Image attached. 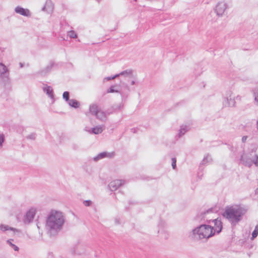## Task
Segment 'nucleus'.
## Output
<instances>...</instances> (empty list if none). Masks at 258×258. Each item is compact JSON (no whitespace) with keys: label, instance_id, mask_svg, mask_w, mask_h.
Segmentation results:
<instances>
[{"label":"nucleus","instance_id":"2eb2a0df","mask_svg":"<svg viewBox=\"0 0 258 258\" xmlns=\"http://www.w3.org/2000/svg\"><path fill=\"white\" fill-rule=\"evenodd\" d=\"M226 98L229 106H234L235 104V97L232 95L231 91L227 93Z\"/></svg>","mask_w":258,"mask_h":258},{"label":"nucleus","instance_id":"cd10ccee","mask_svg":"<svg viewBox=\"0 0 258 258\" xmlns=\"http://www.w3.org/2000/svg\"><path fill=\"white\" fill-rule=\"evenodd\" d=\"M257 235H258V225H256L255 227V228L252 233V236L251 237V239L252 240L254 239L255 238H256L257 236Z\"/></svg>","mask_w":258,"mask_h":258},{"label":"nucleus","instance_id":"9b49d317","mask_svg":"<svg viewBox=\"0 0 258 258\" xmlns=\"http://www.w3.org/2000/svg\"><path fill=\"white\" fill-rule=\"evenodd\" d=\"M124 180L116 179L109 183L108 187L111 191L116 190L119 186L124 183Z\"/></svg>","mask_w":258,"mask_h":258},{"label":"nucleus","instance_id":"37998d69","mask_svg":"<svg viewBox=\"0 0 258 258\" xmlns=\"http://www.w3.org/2000/svg\"><path fill=\"white\" fill-rule=\"evenodd\" d=\"M135 81H132L131 82V85H135Z\"/></svg>","mask_w":258,"mask_h":258},{"label":"nucleus","instance_id":"f03ea898","mask_svg":"<svg viewBox=\"0 0 258 258\" xmlns=\"http://www.w3.org/2000/svg\"><path fill=\"white\" fill-rule=\"evenodd\" d=\"M248 210L246 206L234 205L227 206L223 216L227 219L233 226H235L240 222Z\"/></svg>","mask_w":258,"mask_h":258},{"label":"nucleus","instance_id":"49530a36","mask_svg":"<svg viewBox=\"0 0 258 258\" xmlns=\"http://www.w3.org/2000/svg\"><path fill=\"white\" fill-rule=\"evenodd\" d=\"M115 222L117 223V224H119V221L117 220H115Z\"/></svg>","mask_w":258,"mask_h":258},{"label":"nucleus","instance_id":"8fccbe9b","mask_svg":"<svg viewBox=\"0 0 258 258\" xmlns=\"http://www.w3.org/2000/svg\"><path fill=\"white\" fill-rule=\"evenodd\" d=\"M96 1H98V2H99L100 0H96Z\"/></svg>","mask_w":258,"mask_h":258},{"label":"nucleus","instance_id":"f3484780","mask_svg":"<svg viewBox=\"0 0 258 258\" xmlns=\"http://www.w3.org/2000/svg\"><path fill=\"white\" fill-rule=\"evenodd\" d=\"M105 128L104 125L96 126L91 129L90 134L98 135L101 134Z\"/></svg>","mask_w":258,"mask_h":258},{"label":"nucleus","instance_id":"4468645a","mask_svg":"<svg viewBox=\"0 0 258 258\" xmlns=\"http://www.w3.org/2000/svg\"><path fill=\"white\" fill-rule=\"evenodd\" d=\"M15 12L24 16L30 17L31 16L30 12L28 9H24L19 6L15 8Z\"/></svg>","mask_w":258,"mask_h":258},{"label":"nucleus","instance_id":"9d476101","mask_svg":"<svg viewBox=\"0 0 258 258\" xmlns=\"http://www.w3.org/2000/svg\"><path fill=\"white\" fill-rule=\"evenodd\" d=\"M114 152H103L98 154L96 156L94 157L93 158V160L95 162H97L99 160L104 158H112L114 157Z\"/></svg>","mask_w":258,"mask_h":258},{"label":"nucleus","instance_id":"c85d7f7f","mask_svg":"<svg viewBox=\"0 0 258 258\" xmlns=\"http://www.w3.org/2000/svg\"><path fill=\"white\" fill-rule=\"evenodd\" d=\"M212 161V158L207 155L206 157H204L203 160L202 161V164H205L207 163L210 162Z\"/></svg>","mask_w":258,"mask_h":258},{"label":"nucleus","instance_id":"4be33fe9","mask_svg":"<svg viewBox=\"0 0 258 258\" xmlns=\"http://www.w3.org/2000/svg\"><path fill=\"white\" fill-rule=\"evenodd\" d=\"M43 91L44 92H45L49 97H50L51 99L54 98V94H53V91L52 89L50 86H47L45 88H43Z\"/></svg>","mask_w":258,"mask_h":258},{"label":"nucleus","instance_id":"7ed1b4c3","mask_svg":"<svg viewBox=\"0 0 258 258\" xmlns=\"http://www.w3.org/2000/svg\"><path fill=\"white\" fill-rule=\"evenodd\" d=\"M213 232L209 224H202L192 230L190 237L195 240H207L214 236Z\"/></svg>","mask_w":258,"mask_h":258},{"label":"nucleus","instance_id":"0eeeda50","mask_svg":"<svg viewBox=\"0 0 258 258\" xmlns=\"http://www.w3.org/2000/svg\"><path fill=\"white\" fill-rule=\"evenodd\" d=\"M209 225L212 228V231L214 232V235L216 233L219 234L222 231L223 228L222 222H221V219L217 218L212 220L211 224Z\"/></svg>","mask_w":258,"mask_h":258},{"label":"nucleus","instance_id":"ea45409f","mask_svg":"<svg viewBox=\"0 0 258 258\" xmlns=\"http://www.w3.org/2000/svg\"><path fill=\"white\" fill-rule=\"evenodd\" d=\"M255 165L256 166H258V156H257V158L256 160V162H255Z\"/></svg>","mask_w":258,"mask_h":258},{"label":"nucleus","instance_id":"bb28decb","mask_svg":"<svg viewBox=\"0 0 258 258\" xmlns=\"http://www.w3.org/2000/svg\"><path fill=\"white\" fill-rule=\"evenodd\" d=\"M165 225V223L164 221H161L159 224V229L158 230V233H159L160 232H164V231L163 230V227H164Z\"/></svg>","mask_w":258,"mask_h":258},{"label":"nucleus","instance_id":"20e7f679","mask_svg":"<svg viewBox=\"0 0 258 258\" xmlns=\"http://www.w3.org/2000/svg\"><path fill=\"white\" fill-rule=\"evenodd\" d=\"M257 158V155L255 151H251L248 153H243L240 157V163L245 166L250 167Z\"/></svg>","mask_w":258,"mask_h":258},{"label":"nucleus","instance_id":"2f4dec72","mask_svg":"<svg viewBox=\"0 0 258 258\" xmlns=\"http://www.w3.org/2000/svg\"><path fill=\"white\" fill-rule=\"evenodd\" d=\"M119 76V75L116 74L115 75L112 76V77H105L103 79V82H105V81H110L111 80L114 79L118 77Z\"/></svg>","mask_w":258,"mask_h":258},{"label":"nucleus","instance_id":"39448f33","mask_svg":"<svg viewBox=\"0 0 258 258\" xmlns=\"http://www.w3.org/2000/svg\"><path fill=\"white\" fill-rule=\"evenodd\" d=\"M214 214L213 209L210 208L206 211H201L197 215L196 218L198 220L207 222V224H211L213 220L212 218H213L212 216Z\"/></svg>","mask_w":258,"mask_h":258},{"label":"nucleus","instance_id":"a18cd8bd","mask_svg":"<svg viewBox=\"0 0 258 258\" xmlns=\"http://www.w3.org/2000/svg\"><path fill=\"white\" fill-rule=\"evenodd\" d=\"M256 128L258 130V120L256 122Z\"/></svg>","mask_w":258,"mask_h":258},{"label":"nucleus","instance_id":"1a4fd4ad","mask_svg":"<svg viewBox=\"0 0 258 258\" xmlns=\"http://www.w3.org/2000/svg\"><path fill=\"white\" fill-rule=\"evenodd\" d=\"M227 8V4L224 2H221L217 4L215 11L218 16H222Z\"/></svg>","mask_w":258,"mask_h":258},{"label":"nucleus","instance_id":"c9c22d12","mask_svg":"<svg viewBox=\"0 0 258 258\" xmlns=\"http://www.w3.org/2000/svg\"><path fill=\"white\" fill-rule=\"evenodd\" d=\"M84 205L86 207H89L92 204V201L90 200H86L83 202Z\"/></svg>","mask_w":258,"mask_h":258},{"label":"nucleus","instance_id":"a878e982","mask_svg":"<svg viewBox=\"0 0 258 258\" xmlns=\"http://www.w3.org/2000/svg\"><path fill=\"white\" fill-rule=\"evenodd\" d=\"M14 240L12 239H9L7 241V243L13 248L15 251H18L19 249V247L12 243Z\"/></svg>","mask_w":258,"mask_h":258},{"label":"nucleus","instance_id":"de8ad7c7","mask_svg":"<svg viewBox=\"0 0 258 258\" xmlns=\"http://www.w3.org/2000/svg\"><path fill=\"white\" fill-rule=\"evenodd\" d=\"M45 9V7H44L42 8V11H44Z\"/></svg>","mask_w":258,"mask_h":258},{"label":"nucleus","instance_id":"58836bf2","mask_svg":"<svg viewBox=\"0 0 258 258\" xmlns=\"http://www.w3.org/2000/svg\"><path fill=\"white\" fill-rule=\"evenodd\" d=\"M84 131H86V132H88L90 134V132H91V129L89 130V128L88 127H85L84 128Z\"/></svg>","mask_w":258,"mask_h":258},{"label":"nucleus","instance_id":"79ce46f5","mask_svg":"<svg viewBox=\"0 0 258 258\" xmlns=\"http://www.w3.org/2000/svg\"><path fill=\"white\" fill-rule=\"evenodd\" d=\"M236 99H237V100H240L241 97H240V96H238H238H236Z\"/></svg>","mask_w":258,"mask_h":258},{"label":"nucleus","instance_id":"393cba45","mask_svg":"<svg viewBox=\"0 0 258 258\" xmlns=\"http://www.w3.org/2000/svg\"><path fill=\"white\" fill-rule=\"evenodd\" d=\"M252 92L254 98V103L258 105V88L253 89Z\"/></svg>","mask_w":258,"mask_h":258},{"label":"nucleus","instance_id":"412c9836","mask_svg":"<svg viewBox=\"0 0 258 258\" xmlns=\"http://www.w3.org/2000/svg\"><path fill=\"white\" fill-rule=\"evenodd\" d=\"M96 117L102 121H105L106 119V115L104 112L101 111L100 109L98 110L95 115Z\"/></svg>","mask_w":258,"mask_h":258},{"label":"nucleus","instance_id":"423d86ee","mask_svg":"<svg viewBox=\"0 0 258 258\" xmlns=\"http://www.w3.org/2000/svg\"><path fill=\"white\" fill-rule=\"evenodd\" d=\"M119 86L118 85H112L107 89L106 92L107 93H118L120 94L122 99L126 98L130 91V87L127 84H125L124 86L125 91H124L119 89Z\"/></svg>","mask_w":258,"mask_h":258},{"label":"nucleus","instance_id":"7c9ffc66","mask_svg":"<svg viewBox=\"0 0 258 258\" xmlns=\"http://www.w3.org/2000/svg\"><path fill=\"white\" fill-rule=\"evenodd\" d=\"M62 97L67 102H68L70 100L69 99L70 93L68 91L64 92L62 95Z\"/></svg>","mask_w":258,"mask_h":258},{"label":"nucleus","instance_id":"dca6fc26","mask_svg":"<svg viewBox=\"0 0 258 258\" xmlns=\"http://www.w3.org/2000/svg\"><path fill=\"white\" fill-rule=\"evenodd\" d=\"M72 253L74 255H81L84 253V249L81 245H77L72 249Z\"/></svg>","mask_w":258,"mask_h":258},{"label":"nucleus","instance_id":"72a5a7b5","mask_svg":"<svg viewBox=\"0 0 258 258\" xmlns=\"http://www.w3.org/2000/svg\"><path fill=\"white\" fill-rule=\"evenodd\" d=\"M27 139L34 140L36 139V134L35 133H31L27 136Z\"/></svg>","mask_w":258,"mask_h":258},{"label":"nucleus","instance_id":"3c124183","mask_svg":"<svg viewBox=\"0 0 258 258\" xmlns=\"http://www.w3.org/2000/svg\"><path fill=\"white\" fill-rule=\"evenodd\" d=\"M134 1H137V0H134Z\"/></svg>","mask_w":258,"mask_h":258},{"label":"nucleus","instance_id":"aec40b11","mask_svg":"<svg viewBox=\"0 0 258 258\" xmlns=\"http://www.w3.org/2000/svg\"><path fill=\"white\" fill-rule=\"evenodd\" d=\"M189 130V126L186 125H182L179 130L178 136L179 138L184 135Z\"/></svg>","mask_w":258,"mask_h":258},{"label":"nucleus","instance_id":"5701e85b","mask_svg":"<svg viewBox=\"0 0 258 258\" xmlns=\"http://www.w3.org/2000/svg\"><path fill=\"white\" fill-rule=\"evenodd\" d=\"M99 109L100 108L96 104H92L90 106V112L93 115H95Z\"/></svg>","mask_w":258,"mask_h":258},{"label":"nucleus","instance_id":"c03bdc74","mask_svg":"<svg viewBox=\"0 0 258 258\" xmlns=\"http://www.w3.org/2000/svg\"><path fill=\"white\" fill-rule=\"evenodd\" d=\"M255 192L256 194H258V188H256L255 190Z\"/></svg>","mask_w":258,"mask_h":258},{"label":"nucleus","instance_id":"a211bd4d","mask_svg":"<svg viewBox=\"0 0 258 258\" xmlns=\"http://www.w3.org/2000/svg\"><path fill=\"white\" fill-rule=\"evenodd\" d=\"M133 70L132 69H127L124 70L123 71L121 72L120 73L117 75H119L120 76H123L124 77H128L131 78L133 75Z\"/></svg>","mask_w":258,"mask_h":258},{"label":"nucleus","instance_id":"c756f323","mask_svg":"<svg viewBox=\"0 0 258 258\" xmlns=\"http://www.w3.org/2000/svg\"><path fill=\"white\" fill-rule=\"evenodd\" d=\"M68 35L72 38H76L77 37V34L76 33L73 31L71 30L68 32Z\"/></svg>","mask_w":258,"mask_h":258},{"label":"nucleus","instance_id":"4c0bfd02","mask_svg":"<svg viewBox=\"0 0 258 258\" xmlns=\"http://www.w3.org/2000/svg\"><path fill=\"white\" fill-rule=\"evenodd\" d=\"M247 138H248L247 136H246L242 137V142L243 143H245L246 142Z\"/></svg>","mask_w":258,"mask_h":258},{"label":"nucleus","instance_id":"a19ab883","mask_svg":"<svg viewBox=\"0 0 258 258\" xmlns=\"http://www.w3.org/2000/svg\"><path fill=\"white\" fill-rule=\"evenodd\" d=\"M19 64H20V68H23V66H24L23 63H22V62H20V63H19Z\"/></svg>","mask_w":258,"mask_h":258},{"label":"nucleus","instance_id":"f704fd0d","mask_svg":"<svg viewBox=\"0 0 258 258\" xmlns=\"http://www.w3.org/2000/svg\"><path fill=\"white\" fill-rule=\"evenodd\" d=\"M171 160H172L171 165H172V168L173 169H175L176 168V159L175 158H172Z\"/></svg>","mask_w":258,"mask_h":258},{"label":"nucleus","instance_id":"6ab92c4d","mask_svg":"<svg viewBox=\"0 0 258 258\" xmlns=\"http://www.w3.org/2000/svg\"><path fill=\"white\" fill-rule=\"evenodd\" d=\"M0 230L3 232L6 231L7 230H11L13 232H18L19 230L16 228L13 227H10L7 225L1 224L0 225Z\"/></svg>","mask_w":258,"mask_h":258},{"label":"nucleus","instance_id":"f257e3e1","mask_svg":"<svg viewBox=\"0 0 258 258\" xmlns=\"http://www.w3.org/2000/svg\"><path fill=\"white\" fill-rule=\"evenodd\" d=\"M65 222V217L60 211L51 210L46 220L45 227L50 236L56 235L61 229Z\"/></svg>","mask_w":258,"mask_h":258},{"label":"nucleus","instance_id":"473e14b6","mask_svg":"<svg viewBox=\"0 0 258 258\" xmlns=\"http://www.w3.org/2000/svg\"><path fill=\"white\" fill-rule=\"evenodd\" d=\"M5 141V136L3 134H0V149L3 147Z\"/></svg>","mask_w":258,"mask_h":258},{"label":"nucleus","instance_id":"09e8293b","mask_svg":"<svg viewBox=\"0 0 258 258\" xmlns=\"http://www.w3.org/2000/svg\"><path fill=\"white\" fill-rule=\"evenodd\" d=\"M135 131V129H133V128H132V131Z\"/></svg>","mask_w":258,"mask_h":258},{"label":"nucleus","instance_id":"f8f14e48","mask_svg":"<svg viewBox=\"0 0 258 258\" xmlns=\"http://www.w3.org/2000/svg\"><path fill=\"white\" fill-rule=\"evenodd\" d=\"M35 215V210L34 209H31L26 214L24 218V223L25 224H29L32 222Z\"/></svg>","mask_w":258,"mask_h":258},{"label":"nucleus","instance_id":"ddd939ff","mask_svg":"<svg viewBox=\"0 0 258 258\" xmlns=\"http://www.w3.org/2000/svg\"><path fill=\"white\" fill-rule=\"evenodd\" d=\"M54 64V62L52 61H50L49 64L45 68L40 70L38 72V74L41 76L46 75L51 71Z\"/></svg>","mask_w":258,"mask_h":258},{"label":"nucleus","instance_id":"e433bc0d","mask_svg":"<svg viewBox=\"0 0 258 258\" xmlns=\"http://www.w3.org/2000/svg\"><path fill=\"white\" fill-rule=\"evenodd\" d=\"M123 105L121 104H119L117 106L114 108L115 110H119L122 107Z\"/></svg>","mask_w":258,"mask_h":258},{"label":"nucleus","instance_id":"b1692460","mask_svg":"<svg viewBox=\"0 0 258 258\" xmlns=\"http://www.w3.org/2000/svg\"><path fill=\"white\" fill-rule=\"evenodd\" d=\"M68 103L70 106L75 108H77L80 105V103L75 99H70Z\"/></svg>","mask_w":258,"mask_h":258},{"label":"nucleus","instance_id":"6e6552de","mask_svg":"<svg viewBox=\"0 0 258 258\" xmlns=\"http://www.w3.org/2000/svg\"><path fill=\"white\" fill-rule=\"evenodd\" d=\"M0 78L6 83L9 81V71L6 66L2 63H0Z\"/></svg>","mask_w":258,"mask_h":258}]
</instances>
